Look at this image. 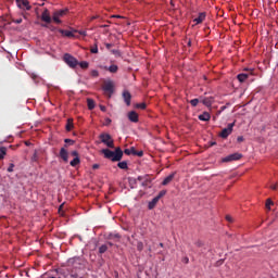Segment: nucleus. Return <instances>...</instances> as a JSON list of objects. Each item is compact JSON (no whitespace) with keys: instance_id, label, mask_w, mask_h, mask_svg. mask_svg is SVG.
I'll use <instances>...</instances> for the list:
<instances>
[{"instance_id":"obj_54","label":"nucleus","mask_w":278,"mask_h":278,"mask_svg":"<svg viewBox=\"0 0 278 278\" xmlns=\"http://www.w3.org/2000/svg\"><path fill=\"white\" fill-rule=\"evenodd\" d=\"M105 123H106V125H110V124L112 123V119L106 118V119H105Z\"/></svg>"},{"instance_id":"obj_61","label":"nucleus","mask_w":278,"mask_h":278,"mask_svg":"<svg viewBox=\"0 0 278 278\" xmlns=\"http://www.w3.org/2000/svg\"><path fill=\"white\" fill-rule=\"evenodd\" d=\"M214 146H216V142H211V147H214Z\"/></svg>"},{"instance_id":"obj_15","label":"nucleus","mask_w":278,"mask_h":278,"mask_svg":"<svg viewBox=\"0 0 278 278\" xmlns=\"http://www.w3.org/2000/svg\"><path fill=\"white\" fill-rule=\"evenodd\" d=\"M175 175L176 173H172L169 176H167L163 181H162V186H168V184H170V181H173L175 179Z\"/></svg>"},{"instance_id":"obj_50","label":"nucleus","mask_w":278,"mask_h":278,"mask_svg":"<svg viewBox=\"0 0 278 278\" xmlns=\"http://www.w3.org/2000/svg\"><path fill=\"white\" fill-rule=\"evenodd\" d=\"M64 207V204H61L60 206H59V214H62V208Z\"/></svg>"},{"instance_id":"obj_27","label":"nucleus","mask_w":278,"mask_h":278,"mask_svg":"<svg viewBox=\"0 0 278 278\" xmlns=\"http://www.w3.org/2000/svg\"><path fill=\"white\" fill-rule=\"evenodd\" d=\"M87 103H88V109L89 110H94V100L88 99Z\"/></svg>"},{"instance_id":"obj_22","label":"nucleus","mask_w":278,"mask_h":278,"mask_svg":"<svg viewBox=\"0 0 278 278\" xmlns=\"http://www.w3.org/2000/svg\"><path fill=\"white\" fill-rule=\"evenodd\" d=\"M73 127H74L73 118H68L65 126L66 131H72Z\"/></svg>"},{"instance_id":"obj_6","label":"nucleus","mask_w":278,"mask_h":278,"mask_svg":"<svg viewBox=\"0 0 278 278\" xmlns=\"http://www.w3.org/2000/svg\"><path fill=\"white\" fill-rule=\"evenodd\" d=\"M102 89L104 92H109V97H112V94H114V81L104 80Z\"/></svg>"},{"instance_id":"obj_14","label":"nucleus","mask_w":278,"mask_h":278,"mask_svg":"<svg viewBox=\"0 0 278 278\" xmlns=\"http://www.w3.org/2000/svg\"><path fill=\"white\" fill-rule=\"evenodd\" d=\"M60 157L63 160V162H68V151H66L64 148H61Z\"/></svg>"},{"instance_id":"obj_9","label":"nucleus","mask_w":278,"mask_h":278,"mask_svg":"<svg viewBox=\"0 0 278 278\" xmlns=\"http://www.w3.org/2000/svg\"><path fill=\"white\" fill-rule=\"evenodd\" d=\"M16 3L21 10H31V5H29V1L27 0H16Z\"/></svg>"},{"instance_id":"obj_55","label":"nucleus","mask_w":278,"mask_h":278,"mask_svg":"<svg viewBox=\"0 0 278 278\" xmlns=\"http://www.w3.org/2000/svg\"><path fill=\"white\" fill-rule=\"evenodd\" d=\"M105 47L106 49H112V43H106Z\"/></svg>"},{"instance_id":"obj_47","label":"nucleus","mask_w":278,"mask_h":278,"mask_svg":"<svg viewBox=\"0 0 278 278\" xmlns=\"http://www.w3.org/2000/svg\"><path fill=\"white\" fill-rule=\"evenodd\" d=\"M78 34H79L80 36H88V34L86 33V30H79Z\"/></svg>"},{"instance_id":"obj_43","label":"nucleus","mask_w":278,"mask_h":278,"mask_svg":"<svg viewBox=\"0 0 278 278\" xmlns=\"http://www.w3.org/2000/svg\"><path fill=\"white\" fill-rule=\"evenodd\" d=\"M71 155H73V157H79V152L72 151Z\"/></svg>"},{"instance_id":"obj_48","label":"nucleus","mask_w":278,"mask_h":278,"mask_svg":"<svg viewBox=\"0 0 278 278\" xmlns=\"http://www.w3.org/2000/svg\"><path fill=\"white\" fill-rule=\"evenodd\" d=\"M226 220H228V223H233V218H231L229 215L226 216Z\"/></svg>"},{"instance_id":"obj_49","label":"nucleus","mask_w":278,"mask_h":278,"mask_svg":"<svg viewBox=\"0 0 278 278\" xmlns=\"http://www.w3.org/2000/svg\"><path fill=\"white\" fill-rule=\"evenodd\" d=\"M182 262H185V264H188L190 262V258H188V256H186Z\"/></svg>"},{"instance_id":"obj_59","label":"nucleus","mask_w":278,"mask_h":278,"mask_svg":"<svg viewBox=\"0 0 278 278\" xmlns=\"http://www.w3.org/2000/svg\"><path fill=\"white\" fill-rule=\"evenodd\" d=\"M159 247H161V249H164V243H160Z\"/></svg>"},{"instance_id":"obj_33","label":"nucleus","mask_w":278,"mask_h":278,"mask_svg":"<svg viewBox=\"0 0 278 278\" xmlns=\"http://www.w3.org/2000/svg\"><path fill=\"white\" fill-rule=\"evenodd\" d=\"M78 64H79L80 68H88V66H90V64L87 61H83Z\"/></svg>"},{"instance_id":"obj_25","label":"nucleus","mask_w":278,"mask_h":278,"mask_svg":"<svg viewBox=\"0 0 278 278\" xmlns=\"http://www.w3.org/2000/svg\"><path fill=\"white\" fill-rule=\"evenodd\" d=\"M128 184L131 188H134L138 184V180L134 177H129L128 178Z\"/></svg>"},{"instance_id":"obj_18","label":"nucleus","mask_w":278,"mask_h":278,"mask_svg":"<svg viewBox=\"0 0 278 278\" xmlns=\"http://www.w3.org/2000/svg\"><path fill=\"white\" fill-rule=\"evenodd\" d=\"M237 79H238V81H240V84H244V81H247V79H249V74H244V73L239 74L237 76Z\"/></svg>"},{"instance_id":"obj_28","label":"nucleus","mask_w":278,"mask_h":278,"mask_svg":"<svg viewBox=\"0 0 278 278\" xmlns=\"http://www.w3.org/2000/svg\"><path fill=\"white\" fill-rule=\"evenodd\" d=\"M108 251V245L106 244H103L99 248V253L101 255H103V253H105Z\"/></svg>"},{"instance_id":"obj_1","label":"nucleus","mask_w":278,"mask_h":278,"mask_svg":"<svg viewBox=\"0 0 278 278\" xmlns=\"http://www.w3.org/2000/svg\"><path fill=\"white\" fill-rule=\"evenodd\" d=\"M101 153L105 160H111V162H121L123 160V150L121 148H115V151L102 149Z\"/></svg>"},{"instance_id":"obj_29","label":"nucleus","mask_w":278,"mask_h":278,"mask_svg":"<svg viewBox=\"0 0 278 278\" xmlns=\"http://www.w3.org/2000/svg\"><path fill=\"white\" fill-rule=\"evenodd\" d=\"M132 155H138V157H142L144 155V152L142 151H136V148H132Z\"/></svg>"},{"instance_id":"obj_31","label":"nucleus","mask_w":278,"mask_h":278,"mask_svg":"<svg viewBox=\"0 0 278 278\" xmlns=\"http://www.w3.org/2000/svg\"><path fill=\"white\" fill-rule=\"evenodd\" d=\"M111 53L113 54V55H115V58H121V50H116V49H113V50H111Z\"/></svg>"},{"instance_id":"obj_3","label":"nucleus","mask_w":278,"mask_h":278,"mask_svg":"<svg viewBox=\"0 0 278 278\" xmlns=\"http://www.w3.org/2000/svg\"><path fill=\"white\" fill-rule=\"evenodd\" d=\"M67 14H68V9H62V10L54 11L52 14V21L56 25H61L62 20H60V18H64V16H66Z\"/></svg>"},{"instance_id":"obj_56","label":"nucleus","mask_w":278,"mask_h":278,"mask_svg":"<svg viewBox=\"0 0 278 278\" xmlns=\"http://www.w3.org/2000/svg\"><path fill=\"white\" fill-rule=\"evenodd\" d=\"M65 142H66V143L71 142V143L73 144V142H75V141H73V140H71V139H65Z\"/></svg>"},{"instance_id":"obj_62","label":"nucleus","mask_w":278,"mask_h":278,"mask_svg":"<svg viewBox=\"0 0 278 278\" xmlns=\"http://www.w3.org/2000/svg\"><path fill=\"white\" fill-rule=\"evenodd\" d=\"M96 18H97V16H92V17H91V21H94Z\"/></svg>"},{"instance_id":"obj_64","label":"nucleus","mask_w":278,"mask_h":278,"mask_svg":"<svg viewBox=\"0 0 278 278\" xmlns=\"http://www.w3.org/2000/svg\"><path fill=\"white\" fill-rule=\"evenodd\" d=\"M50 278H55V277L52 276V277H50Z\"/></svg>"},{"instance_id":"obj_21","label":"nucleus","mask_w":278,"mask_h":278,"mask_svg":"<svg viewBox=\"0 0 278 278\" xmlns=\"http://www.w3.org/2000/svg\"><path fill=\"white\" fill-rule=\"evenodd\" d=\"M5 155H8V148L0 147V160H5Z\"/></svg>"},{"instance_id":"obj_60","label":"nucleus","mask_w":278,"mask_h":278,"mask_svg":"<svg viewBox=\"0 0 278 278\" xmlns=\"http://www.w3.org/2000/svg\"><path fill=\"white\" fill-rule=\"evenodd\" d=\"M108 244H109L110 247H114V243H112V242H108Z\"/></svg>"},{"instance_id":"obj_26","label":"nucleus","mask_w":278,"mask_h":278,"mask_svg":"<svg viewBox=\"0 0 278 278\" xmlns=\"http://www.w3.org/2000/svg\"><path fill=\"white\" fill-rule=\"evenodd\" d=\"M110 73H118V65H111L108 67Z\"/></svg>"},{"instance_id":"obj_41","label":"nucleus","mask_w":278,"mask_h":278,"mask_svg":"<svg viewBox=\"0 0 278 278\" xmlns=\"http://www.w3.org/2000/svg\"><path fill=\"white\" fill-rule=\"evenodd\" d=\"M166 194V191H160V193L157 194V197H155L156 199H162V197H164Z\"/></svg>"},{"instance_id":"obj_52","label":"nucleus","mask_w":278,"mask_h":278,"mask_svg":"<svg viewBox=\"0 0 278 278\" xmlns=\"http://www.w3.org/2000/svg\"><path fill=\"white\" fill-rule=\"evenodd\" d=\"M101 112H105L106 108L104 105H100Z\"/></svg>"},{"instance_id":"obj_13","label":"nucleus","mask_w":278,"mask_h":278,"mask_svg":"<svg viewBox=\"0 0 278 278\" xmlns=\"http://www.w3.org/2000/svg\"><path fill=\"white\" fill-rule=\"evenodd\" d=\"M108 240H113V242H121V235L118 232H111L108 236Z\"/></svg>"},{"instance_id":"obj_36","label":"nucleus","mask_w":278,"mask_h":278,"mask_svg":"<svg viewBox=\"0 0 278 278\" xmlns=\"http://www.w3.org/2000/svg\"><path fill=\"white\" fill-rule=\"evenodd\" d=\"M124 153L126 154V155H134V148H131V149H125L124 150Z\"/></svg>"},{"instance_id":"obj_23","label":"nucleus","mask_w":278,"mask_h":278,"mask_svg":"<svg viewBox=\"0 0 278 278\" xmlns=\"http://www.w3.org/2000/svg\"><path fill=\"white\" fill-rule=\"evenodd\" d=\"M117 166H118V168H121L122 170H127V168H129V167L127 166V161L119 162V163L117 164Z\"/></svg>"},{"instance_id":"obj_40","label":"nucleus","mask_w":278,"mask_h":278,"mask_svg":"<svg viewBox=\"0 0 278 278\" xmlns=\"http://www.w3.org/2000/svg\"><path fill=\"white\" fill-rule=\"evenodd\" d=\"M149 184H151V180L148 178V180L147 179H143L142 180V182H141V186H149Z\"/></svg>"},{"instance_id":"obj_2","label":"nucleus","mask_w":278,"mask_h":278,"mask_svg":"<svg viewBox=\"0 0 278 278\" xmlns=\"http://www.w3.org/2000/svg\"><path fill=\"white\" fill-rule=\"evenodd\" d=\"M99 140L102 144H105L109 149H114V139L111 134L102 132L99 135Z\"/></svg>"},{"instance_id":"obj_63","label":"nucleus","mask_w":278,"mask_h":278,"mask_svg":"<svg viewBox=\"0 0 278 278\" xmlns=\"http://www.w3.org/2000/svg\"><path fill=\"white\" fill-rule=\"evenodd\" d=\"M41 27H47V24H42Z\"/></svg>"},{"instance_id":"obj_53","label":"nucleus","mask_w":278,"mask_h":278,"mask_svg":"<svg viewBox=\"0 0 278 278\" xmlns=\"http://www.w3.org/2000/svg\"><path fill=\"white\" fill-rule=\"evenodd\" d=\"M97 168H99V164H93L92 169L97 170Z\"/></svg>"},{"instance_id":"obj_8","label":"nucleus","mask_w":278,"mask_h":278,"mask_svg":"<svg viewBox=\"0 0 278 278\" xmlns=\"http://www.w3.org/2000/svg\"><path fill=\"white\" fill-rule=\"evenodd\" d=\"M41 21L43 23H47L48 25L53 22V18H51V14L49 13V9H45L41 14Z\"/></svg>"},{"instance_id":"obj_35","label":"nucleus","mask_w":278,"mask_h":278,"mask_svg":"<svg viewBox=\"0 0 278 278\" xmlns=\"http://www.w3.org/2000/svg\"><path fill=\"white\" fill-rule=\"evenodd\" d=\"M144 249V243H142L141 241H139L137 243V251H142Z\"/></svg>"},{"instance_id":"obj_12","label":"nucleus","mask_w":278,"mask_h":278,"mask_svg":"<svg viewBox=\"0 0 278 278\" xmlns=\"http://www.w3.org/2000/svg\"><path fill=\"white\" fill-rule=\"evenodd\" d=\"M123 99H124L126 105H131V93L128 90H125L123 92Z\"/></svg>"},{"instance_id":"obj_39","label":"nucleus","mask_w":278,"mask_h":278,"mask_svg":"<svg viewBox=\"0 0 278 278\" xmlns=\"http://www.w3.org/2000/svg\"><path fill=\"white\" fill-rule=\"evenodd\" d=\"M266 207H267V210H270V206L273 205V201L270 200V199H268L267 201H266Z\"/></svg>"},{"instance_id":"obj_5","label":"nucleus","mask_w":278,"mask_h":278,"mask_svg":"<svg viewBox=\"0 0 278 278\" xmlns=\"http://www.w3.org/2000/svg\"><path fill=\"white\" fill-rule=\"evenodd\" d=\"M233 127H236V122L228 124V126L219 134L220 138H229L233 131Z\"/></svg>"},{"instance_id":"obj_24","label":"nucleus","mask_w":278,"mask_h":278,"mask_svg":"<svg viewBox=\"0 0 278 278\" xmlns=\"http://www.w3.org/2000/svg\"><path fill=\"white\" fill-rule=\"evenodd\" d=\"M81 160H79V157H74L73 161L70 162V165L75 167L78 164H80Z\"/></svg>"},{"instance_id":"obj_4","label":"nucleus","mask_w":278,"mask_h":278,"mask_svg":"<svg viewBox=\"0 0 278 278\" xmlns=\"http://www.w3.org/2000/svg\"><path fill=\"white\" fill-rule=\"evenodd\" d=\"M63 60L70 68H75L79 65V61L75 59V56L71 55L70 53H65Z\"/></svg>"},{"instance_id":"obj_51","label":"nucleus","mask_w":278,"mask_h":278,"mask_svg":"<svg viewBox=\"0 0 278 278\" xmlns=\"http://www.w3.org/2000/svg\"><path fill=\"white\" fill-rule=\"evenodd\" d=\"M71 277H72V278H79V275H77V274H71Z\"/></svg>"},{"instance_id":"obj_7","label":"nucleus","mask_w":278,"mask_h":278,"mask_svg":"<svg viewBox=\"0 0 278 278\" xmlns=\"http://www.w3.org/2000/svg\"><path fill=\"white\" fill-rule=\"evenodd\" d=\"M237 160H242V154L241 153H232L228 156H225L222 159V162L227 163V162H237Z\"/></svg>"},{"instance_id":"obj_42","label":"nucleus","mask_w":278,"mask_h":278,"mask_svg":"<svg viewBox=\"0 0 278 278\" xmlns=\"http://www.w3.org/2000/svg\"><path fill=\"white\" fill-rule=\"evenodd\" d=\"M91 53H99V48L94 46L93 48L90 49Z\"/></svg>"},{"instance_id":"obj_38","label":"nucleus","mask_w":278,"mask_h":278,"mask_svg":"<svg viewBox=\"0 0 278 278\" xmlns=\"http://www.w3.org/2000/svg\"><path fill=\"white\" fill-rule=\"evenodd\" d=\"M91 77H99V71L92 70L91 71Z\"/></svg>"},{"instance_id":"obj_44","label":"nucleus","mask_w":278,"mask_h":278,"mask_svg":"<svg viewBox=\"0 0 278 278\" xmlns=\"http://www.w3.org/2000/svg\"><path fill=\"white\" fill-rule=\"evenodd\" d=\"M13 23H15L16 25H21V23H23V18L14 20Z\"/></svg>"},{"instance_id":"obj_11","label":"nucleus","mask_w":278,"mask_h":278,"mask_svg":"<svg viewBox=\"0 0 278 278\" xmlns=\"http://www.w3.org/2000/svg\"><path fill=\"white\" fill-rule=\"evenodd\" d=\"M205 17H206L205 12L199 13V16L193 20V23H195L194 25H201V23L205 21Z\"/></svg>"},{"instance_id":"obj_30","label":"nucleus","mask_w":278,"mask_h":278,"mask_svg":"<svg viewBox=\"0 0 278 278\" xmlns=\"http://www.w3.org/2000/svg\"><path fill=\"white\" fill-rule=\"evenodd\" d=\"M136 108L138 110H147V103H144V102L138 103V104H136Z\"/></svg>"},{"instance_id":"obj_45","label":"nucleus","mask_w":278,"mask_h":278,"mask_svg":"<svg viewBox=\"0 0 278 278\" xmlns=\"http://www.w3.org/2000/svg\"><path fill=\"white\" fill-rule=\"evenodd\" d=\"M195 247H199V248L203 247V241L198 240V241L195 242Z\"/></svg>"},{"instance_id":"obj_20","label":"nucleus","mask_w":278,"mask_h":278,"mask_svg":"<svg viewBox=\"0 0 278 278\" xmlns=\"http://www.w3.org/2000/svg\"><path fill=\"white\" fill-rule=\"evenodd\" d=\"M210 118H212V116L207 112H204L203 114L199 115V121L207 122L210 121Z\"/></svg>"},{"instance_id":"obj_10","label":"nucleus","mask_w":278,"mask_h":278,"mask_svg":"<svg viewBox=\"0 0 278 278\" xmlns=\"http://www.w3.org/2000/svg\"><path fill=\"white\" fill-rule=\"evenodd\" d=\"M128 119L130 121V123H138V113H136V111L128 112Z\"/></svg>"},{"instance_id":"obj_58","label":"nucleus","mask_w":278,"mask_h":278,"mask_svg":"<svg viewBox=\"0 0 278 278\" xmlns=\"http://www.w3.org/2000/svg\"><path fill=\"white\" fill-rule=\"evenodd\" d=\"M191 46H192V41L189 40V41H188V47H191Z\"/></svg>"},{"instance_id":"obj_16","label":"nucleus","mask_w":278,"mask_h":278,"mask_svg":"<svg viewBox=\"0 0 278 278\" xmlns=\"http://www.w3.org/2000/svg\"><path fill=\"white\" fill-rule=\"evenodd\" d=\"M203 105H205L206 108H212V103H214V98L210 97V98H204L202 100Z\"/></svg>"},{"instance_id":"obj_37","label":"nucleus","mask_w":278,"mask_h":278,"mask_svg":"<svg viewBox=\"0 0 278 278\" xmlns=\"http://www.w3.org/2000/svg\"><path fill=\"white\" fill-rule=\"evenodd\" d=\"M8 173H14V163H10L8 167Z\"/></svg>"},{"instance_id":"obj_57","label":"nucleus","mask_w":278,"mask_h":278,"mask_svg":"<svg viewBox=\"0 0 278 278\" xmlns=\"http://www.w3.org/2000/svg\"><path fill=\"white\" fill-rule=\"evenodd\" d=\"M270 188L271 190H277V185H273Z\"/></svg>"},{"instance_id":"obj_46","label":"nucleus","mask_w":278,"mask_h":278,"mask_svg":"<svg viewBox=\"0 0 278 278\" xmlns=\"http://www.w3.org/2000/svg\"><path fill=\"white\" fill-rule=\"evenodd\" d=\"M237 141H238V142H244V137L239 136V137L237 138Z\"/></svg>"},{"instance_id":"obj_17","label":"nucleus","mask_w":278,"mask_h":278,"mask_svg":"<svg viewBox=\"0 0 278 278\" xmlns=\"http://www.w3.org/2000/svg\"><path fill=\"white\" fill-rule=\"evenodd\" d=\"M60 34H62V36H65V38H75V34H73V31L71 30L61 29Z\"/></svg>"},{"instance_id":"obj_34","label":"nucleus","mask_w":278,"mask_h":278,"mask_svg":"<svg viewBox=\"0 0 278 278\" xmlns=\"http://www.w3.org/2000/svg\"><path fill=\"white\" fill-rule=\"evenodd\" d=\"M190 104L192 105V108H197V105H199V99H192L190 100Z\"/></svg>"},{"instance_id":"obj_19","label":"nucleus","mask_w":278,"mask_h":278,"mask_svg":"<svg viewBox=\"0 0 278 278\" xmlns=\"http://www.w3.org/2000/svg\"><path fill=\"white\" fill-rule=\"evenodd\" d=\"M159 201V198H153L152 201L149 202L148 208L153 210L157 205Z\"/></svg>"},{"instance_id":"obj_32","label":"nucleus","mask_w":278,"mask_h":278,"mask_svg":"<svg viewBox=\"0 0 278 278\" xmlns=\"http://www.w3.org/2000/svg\"><path fill=\"white\" fill-rule=\"evenodd\" d=\"M149 181V175H144V176H139L138 178H136L137 181Z\"/></svg>"}]
</instances>
